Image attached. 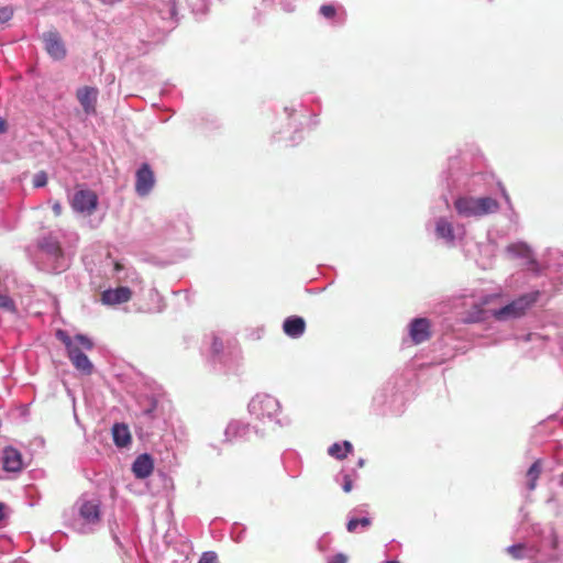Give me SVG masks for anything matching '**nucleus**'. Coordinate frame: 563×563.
I'll return each mask as SVG.
<instances>
[{
	"label": "nucleus",
	"mask_w": 563,
	"mask_h": 563,
	"mask_svg": "<svg viewBox=\"0 0 563 563\" xmlns=\"http://www.w3.org/2000/svg\"><path fill=\"white\" fill-rule=\"evenodd\" d=\"M56 338L65 345L67 356L74 367L85 375H90L93 371V365L84 351L92 350V341L84 334H77L71 338L64 330H57Z\"/></svg>",
	"instance_id": "obj_1"
},
{
	"label": "nucleus",
	"mask_w": 563,
	"mask_h": 563,
	"mask_svg": "<svg viewBox=\"0 0 563 563\" xmlns=\"http://www.w3.org/2000/svg\"><path fill=\"white\" fill-rule=\"evenodd\" d=\"M454 207L463 217H482L499 210L498 201L490 197H460L454 201Z\"/></svg>",
	"instance_id": "obj_2"
},
{
	"label": "nucleus",
	"mask_w": 563,
	"mask_h": 563,
	"mask_svg": "<svg viewBox=\"0 0 563 563\" xmlns=\"http://www.w3.org/2000/svg\"><path fill=\"white\" fill-rule=\"evenodd\" d=\"M539 291L525 294L500 309L492 311V316L498 321H507L521 318L537 302Z\"/></svg>",
	"instance_id": "obj_3"
},
{
	"label": "nucleus",
	"mask_w": 563,
	"mask_h": 563,
	"mask_svg": "<svg viewBox=\"0 0 563 563\" xmlns=\"http://www.w3.org/2000/svg\"><path fill=\"white\" fill-rule=\"evenodd\" d=\"M70 206L78 213L91 216L97 210L98 196L93 190L79 189L74 194Z\"/></svg>",
	"instance_id": "obj_4"
},
{
	"label": "nucleus",
	"mask_w": 563,
	"mask_h": 563,
	"mask_svg": "<svg viewBox=\"0 0 563 563\" xmlns=\"http://www.w3.org/2000/svg\"><path fill=\"white\" fill-rule=\"evenodd\" d=\"M409 335L415 344H420L431 338V323L427 318H416L409 324Z\"/></svg>",
	"instance_id": "obj_5"
},
{
	"label": "nucleus",
	"mask_w": 563,
	"mask_h": 563,
	"mask_svg": "<svg viewBox=\"0 0 563 563\" xmlns=\"http://www.w3.org/2000/svg\"><path fill=\"white\" fill-rule=\"evenodd\" d=\"M98 89L90 86H84L77 89L76 98L86 114H95L97 111Z\"/></svg>",
	"instance_id": "obj_6"
},
{
	"label": "nucleus",
	"mask_w": 563,
	"mask_h": 563,
	"mask_svg": "<svg viewBox=\"0 0 563 563\" xmlns=\"http://www.w3.org/2000/svg\"><path fill=\"white\" fill-rule=\"evenodd\" d=\"M155 183L154 173L150 165L144 163L136 172L135 191L140 196H146Z\"/></svg>",
	"instance_id": "obj_7"
},
{
	"label": "nucleus",
	"mask_w": 563,
	"mask_h": 563,
	"mask_svg": "<svg viewBox=\"0 0 563 563\" xmlns=\"http://www.w3.org/2000/svg\"><path fill=\"white\" fill-rule=\"evenodd\" d=\"M45 49L54 59H63L66 56L65 45L57 32H47L43 35Z\"/></svg>",
	"instance_id": "obj_8"
},
{
	"label": "nucleus",
	"mask_w": 563,
	"mask_h": 563,
	"mask_svg": "<svg viewBox=\"0 0 563 563\" xmlns=\"http://www.w3.org/2000/svg\"><path fill=\"white\" fill-rule=\"evenodd\" d=\"M132 297V291L129 287H118L115 289H108L101 294V301L104 305H119L128 302Z\"/></svg>",
	"instance_id": "obj_9"
},
{
	"label": "nucleus",
	"mask_w": 563,
	"mask_h": 563,
	"mask_svg": "<svg viewBox=\"0 0 563 563\" xmlns=\"http://www.w3.org/2000/svg\"><path fill=\"white\" fill-rule=\"evenodd\" d=\"M154 468L153 459L148 454H141L132 465V472L136 478L144 479L148 477Z\"/></svg>",
	"instance_id": "obj_10"
},
{
	"label": "nucleus",
	"mask_w": 563,
	"mask_h": 563,
	"mask_svg": "<svg viewBox=\"0 0 563 563\" xmlns=\"http://www.w3.org/2000/svg\"><path fill=\"white\" fill-rule=\"evenodd\" d=\"M3 468L8 472H19L23 467L21 453L12 448L8 446L3 450Z\"/></svg>",
	"instance_id": "obj_11"
},
{
	"label": "nucleus",
	"mask_w": 563,
	"mask_h": 563,
	"mask_svg": "<svg viewBox=\"0 0 563 563\" xmlns=\"http://www.w3.org/2000/svg\"><path fill=\"white\" fill-rule=\"evenodd\" d=\"M81 518L88 523H96L100 520V501H84L79 508Z\"/></svg>",
	"instance_id": "obj_12"
},
{
	"label": "nucleus",
	"mask_w": 563,
	"mask_h": 563,
	"mask_svg": "<svg viewBox=\"0 0 563 563\" xmlns=\"http://www.w3.org/2000/svg\"><path fill=\"white\" fill-rule=\"evenodd\" d=\"M283 330L290 338H299L306 330V322L301 317L291 316L284 321Z\"/></svg>",
	"instance_id": "obj_13"
},
{
	"label": "nucleus",
	"mask_w": 563,
	"mask_h": 563,
	"mask_svg": "<svg viewBox=\"0 0 563 563\" xmlns=\"http://www.w3.org/2000/svg\"><path fill=\"white\" fill-rule=\"evenodd\" d=\"M112 437L115 445L124 448L131 442V433L126 424L115 423L112 427Z\"/></svg>",
	"instance_id": "obj_14"
},
{
	"label": "nucleus",
	"mask_w": 563,
	"mask_h": 563,
	"mask_svg": "<svg viewBox=\"0 0 563 563\" xmlns=\"http://www.w3.org/2000/svg\"><path fill=\"white\" fill-rule=\"evenodd\" d=\"M352 449H353V446H352L351 442L344 441L342 444L333 443L329 448L328 453L338 460H343L347 456V454L352 451Z\"/></svg>",
	"instance_id": "obj_15"
},
{
	"label": "nucleus",
	"mask_w": 563,
	"mask_h": 563,
	"mask_svg": "<svg viewBox=\"0 0 563 563\" xmlns=\"http://www.w3.org/2000/svg\"><path fill=\"white\" fill-rule=\"evenodd\" d=\"M435 231L439 238L445 239L448 241H453L454 239L452 224L445 219H440L437 222Z\"/></svg>",
	"instance_id": "obj_16"
},
{
	"label": "nucleus",
	"mask_w": 563,
	"mask_h": 563,
	"mask_svg": "<svg viewBox=\"0 0 563 563\" xmlns=\"http://www.w3.org/2000/svg\"><path fill=\"white\" fill-rule=\"evenodd\" d=\"M372 525V519L368 517L364 518H352L346 523V529L349 532L354 533L358 528L367 529Z\"/></svg>",
	"instance_id": "obj_17"
},
{
	"label": "nucleus",
	"mask_w": 563,
	"mask_h": 563,
	"mask_svg": "<svg viewBox=\"0 0 563 563\" xmlns=\"http://www.w3.org/2000/svg\"><path fill=\"white\" fill-rule=\"evenodd\" d=\"M541 474V464L540 461H536L527 472V477L529 478L528 488L533 490L537 486V481Z\"/></svg>",
	"instance_id": "obj_18"
},
{
	"label": "nucleus",
	"mask_w": 563,
	"mask_h": 563,
	"mask_svg": "<svg viewBox=\"0 0 563 563\" xmlns=\"http://www.w3.org/2000/svg\"><path fill=\"white\" fill-rule=\"evenodd\" d=\"M0 309L10 313L16 312V306L13 299L7 292L0 291Z\"/></svg>",
	"instance_id": "obj_19"
},
{
	"label": "nucleus",
	"mask_w": 563,
	"mask_h": 563,
	"mask_svg": "<svg viewBox=\"0 0 563 563\" xmlns=\"http://www.w3.org/2000/svg\"><path fill=\"white\" fill-rule=\"evenodd\" d=\"M525 551L523 544H515L507 548V552L514 558V559H522Z\"/></svg>",
	"instance_id": "obj_20"
},
{
	"label": "nucleus",
	"mask_w": 563,
	"mask_h": 563,
	"mask_svg": "<svg viewBox=\"0 0 563 563\" xmlns=\"http://www.w3.org/2000/svg\"><path fill=\"white\" fill-rule=\"evenodd\" d=\"M198 563H219L218 554L213 551H206L201 554Z\"/></svg>",
	"instance_id": "obj_21"
},
{
	"label": "nucleus",
	"mask_w": 563,
	"mask_h": 563,
	"mask_svg": "<svg viewBox=\"0 0 563 563\" xmlns=\"http://www.w3.org/2000/svg\"><path fill=\"white\" fill-rule=\"evenodd\" d=\"M320 13L327 19H332L335 15L336 10L332 4H323L320 8Z\"/></svg>",
	"instance_id": "obj_22"
},
{
	"label": "nucleus",
	"mask_w": 563,
	"mask_h": 563,
	"mask_svg": "<svg viewBox=\"0 0 563 563\" xmlns=\"http://www.w3.org/2000/svg\"><path fill=\"white\" fill-rule=\"evenodd\" d=\"M47 183V176L44 172H41L34 176L33 185L36 188L45 186Z\"/></svg>",
	"instance_id": "obj_23"
},
{
	"label": "nucleus",
	"mask_w": 563,
	"mask_h": 563,
	"mask_svg": "<svg viewBox=\"0 0 563 563\" xmlns=\"http://www.w3.org/2000/svg\"><path fill=\"white\" fill-rule=\"evenodd\" d=\"M13 15V10L10 7L0 8V22L9 21Z\"/></svg>",
	"instance_id": "obj_24"
},
{
	"label": "nucleus",
	"mask_w": 563,
	"mask_h": 563,
	"mask_svg": "<svg viewBox=\"0 0 563 563\" xmlns=\"http://www.w3.org/2000/svg\"><path fill=\"white\" fill-rule=\"evenodd\" d=\"M328 563H347V556L343 553H338L329 559Z\"/></svg>",
	"instance_id": "obj_25"
},
{
	"label": "nucleus",
	"mask_w": 563,
	"mask_h": 563,
	"mask_svg": "<svg viewBox=\"0 0 563 563\" xmlns=\"http://www.w3.org/2000/svg\"><path fill=\"white\" fill-rule=\"evenodd\" d=\"M343 490L345 493H350L353 488V481L352 478L349 476V475H345L344 476V479H343Z\"/></svg>",
	"instance_id": "obj_26"
},
{
	"label": "nucleus",
	"mask_w": 563,
	"mask_h": 563,
	"mask_svg": "<svg viewBox=\"0 0 563 563\" xmlns=\"http://www.w3.org/2000/svg\"><path fill=\"white\" fill-rule=\"evenodd\" d=\"M53 212L56 217L62 214L63 207L59 201H55L52 206Z\"/></svg>",
	"instance_id": "obj_27"
},
{
	"label": "nucleus",
	"mask_w": 563,
	"mask_h": 563,
	"mask_svg": "<svg viewBox=\"0 0 563 563\" xmlns=\"http://www.w3.org/2000/svg\"><path fill=\"white\" fill-rule=\"evenodd\" d=\"M509 250H518L520 253L528 255L529 250L526 245H512L509 247Z\"/></svg>",
	"instance_id": "obj_28"
},
{
	"label": "nucleus",
	"mask_w": 563,
	"mask_h": 563,
	"mask_svg": "<svg viewBox=\"0 0 563 563\" xmlns=\"http://www.w3.org/2000/svg\"><path fill=\"white\" fill-rule=\"evenodd\" d=\"M212 346H213L214 352H217V353H218V352H220V350H221V347H222V343H221L219 340H217V339H216V340L213 341Z\"/></svg>",
	"instance_id": "obj_29"
},
{
	"label": "nucleus",
	"mask_w": 563,
	"mask_h": 563,
	"mask_svg": "<svg viewBox=\"0 0 563 563\" xmlns=\"http://www.w3.org/2000/svg\"><path fill=\"white\" fill-rule=\"evenodd\" d=\"M5 518V505L0 503V522Z\"/></svg>",
	"instance_id": "obj_30"
},
{
	"label": "nucleus",
	"mask_w": 563,
	"mask_h": 563,
	"mask_svg": "<svg viewBox=\"0 0 563 563\" xmlns=\"http://www.w3.org/2000/svg\"><path fill=\"white\" fill-rule=\"evenodd\" d=\"M7 131V121L0 118V134Z\"/></svg>",
	"instance_id": "obj_31"
},
{
	"label": "nucleus",
	"mask_w": 563,
	"mask_h": 563,
	"mask_svg": "<svg viewBox=\"0 0 563 563\" xmlns=\"http://www.w3.org/2000/svg\"><path fill=\"white\" fill-rule=\"evenodd\" d=\"M501 194H503L504 198L506 199V201L509 203L510 202V198H509V195H508V192L506 191L505 188H501Z\"/></svg>",
	"instance_id": "obj_32"
},
{
	"label": "nucleus",
	"mask_w": 563,
	"mask_h": 563,
	"mask_svg": "<svg viewBox=\"0 0 563 563\" xmlns=\"http://www.w3.org/2000/svg\"><path fill=\"white\" fill-rule=\"evenodd\" d=\"M363 464H364V461H363V460H360V461H358V465H360V466H363Z\"/></svg>",
	"instance_id": "obj_33"
},
{
	"label": "nucleus",
	"mask_w": 563,
	"mask_h": 563,
	"mask_svg": "<svg viewBox=\"0 0 563 563\" xmlns=\"http://www.w3.org/2000/svg\"><path fill=\"white\" fill-rule=\"evenodd\" d=\"M386 563H399V562H397V561H388Z\"/></svg>",
	"instance_id": "obj_34"
}]
</instances>
